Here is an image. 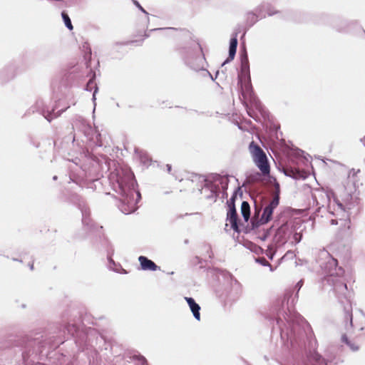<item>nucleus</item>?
I'll use <instances>...</instances> for the list:
<instances>
[{
	"mask_svg": "<svg viewBox=\"0 0 365 365\" xmlns=\"http://www.w3.org/2000/svg\"><path fill=\"white\" fill-rule=\"evenodd\" d=\"M248 16H249V17H250H250H252V19H255V21L257 20V17L255 16V14H253V13H250V14H248Z\"/></svg>",
	"mask_w": 365,
	"mask_h": 365,
	"instance_id": "nucleus-19",
	"label": "nucleus"
},
{
	"mask_svg": "<svg viewBox=\"0 0 365 365\" xmlns=\"http://www.w3.org/2000/svg\"><path fill=\"white\" fill-rule=\"evenodd\" d=\"M334 222H335V220H331V223H332V224H334Z\"/></svg>",
	"mask_w": 365,
	"mask_h": 365,
	"instance_id": "nucleus-24",
	"label": "nucleus"
},
{
	"mask_svg": "<svg viewBox=\"0 0 365 365\" xmlns=\"http://www.w3.org/2000/svg\"><path fill=\"white\" fill-rule=\"evenodd\" d=\"M229 207L230 209L227 213V221L230 223L231 228L238 232L240 231L238 225L239 219L234 203L229 204Z\"/></svg>",
	"mask_w": 365,
	"mask_h": 365,
	"instance_id": "nucleus-3",
	"label": "nucleus"
},
{
	"mask_svg": "<svg viewBox=\"0 0 365 365\" xmlns=\"http://www.w3.org/2000/svg\"><path fill=\"white\" fill-rule=\"evenodd\" d=\"M185 300L187 301L195 318L197 320L200 319V307L195 302V300L191 297H185Z\"/></svg>",
	"mask_w": 365,
	"mask_h": 365,
	"instance_id": "nucleus-5",
	"label": "nucleus"
},
{
	"mask_svg": "<svg viewBox=\"0 0 365 365\" xmlns=\"http://www.w3.org/2000/svg\"><path fill=\"white\" fill-rule=\"evenodd\" d=\"M279 195L276 192L272 200L268 205H267L263 211V213L259 219L257 218L255 215L252 218V225L254 227H259L261 225L266 224L272 219L273 210L279 205Z\"/></svg>",
	"mask_w": 365,
	"mask_h": 365,
	"instance_id": "nucleus-2",
	"label": "nucleus"
},
{
	"mask_svg": "<svg viewBox=\"0 0 365 365\" xmlns=\"http://www.w3.org/2000/svg\"><path fill=\"white\" fill-rule=\"evenodd\" d=\"M138 261L140 262L141 268L143 270L155 271L158 268V267L152 260L148 259L146 257L140 256L138 257Z\"/></svg>",
	"mask_w": 365,
	"mask_h": 365,
	"instance_id": "nucleus-4",
	"label": "nucleus"
},
{
	"mask_svg": "<svg viewBox=\"0 0 365 365\" xmlns=\"http://www.w3.org/2000/svg\"><path fill=\"white\" fill-rule=\"evenodd\" d=\"M135 4L143 12H145V11L143 9V8L139 4L138 1H135Z\"/></svg>",
	"mask_w": 365,
	"mask_h": 365,
	"instance_id": "nucleus-18",
	"label": "nucleus"
},
{
	"mask_svg": "<svg viewBox=\"0 0 365 365\" xmlns=\"http://www.w3.org/2000/svg\"><path fill=\"white\" fill-rule=\"evenodd\" d=\"M277 13V11L270 12V13H269V15H273V14H275Z\"/></svg>",
	"mask_w": 365,
	"mask_h": 365,
	"instance_id": "nucleus-23",
	"label": "nucleus"
},
{
	"mask_svg": "<svg viewBox=\"0 0 365 365\" xmlns=\"http://www.w3.org/2000/svg\"><path fill=\"white\" fill-rule=\"evenodd\" d=\"M248 149L253 162L259 168L262 175L269 176L270 165L265 152L254 141L250 143Z\"/></svg>",
	"mask_w": 365,
	"mask_h": 365,
	"instance_id": "nucleus-1",
	"label": "nucleus"
},
{
	"mask_svg": "<svg viewBox=\"0 0 365 365\" xmlns=\"http://www.w3.org/2000/svg\"><path fill=\"white\" fill-rule=\"evenodd\" d=\"M313 359L316 361V364L314 365H326L324 359L318 354L314 355Z\"/></svg>",
	"mask_w": 365,
	"mask_h": 365,
	"instance_id": "nucleus-10",
	"label": "nucleus"
},
{
	"mask_svg": "<svg viewBox=\"0 0 365 365\" xmlns=\"http://www.w3.org/2000/svg\"><path fill=\"white\" fill-rule=\"evenodd\" d=\"M68 106H66V108H64L63 110H66V109H68Z\"/></svg>",
	"mask_w": 365,
	"mask_h": 365,
	"instance_id": "nucleus-26",
	"label": "nucleus"
},
{
	"mask_svg": "<svg viewBox=\"0 0 365 365\" xmlns=\"http://www.w3.org/2000/svg\"><path fill=\"white\" fill-rule=\"evenodd\" d=\"M341 341L346 344L347 345L350 344L351 341L349 340L346 334H343L341 336Z\"/></svg>",
	"mask_w": 365,
	"mask_h": 365,
	"instance_id": "nucleus-14",
	"label": "nucleus"
},
{
	"mask_svg": "<svg viewBox=\"0 0 365 365\" xmlns=\"http://www.w3.org/2000/svg\"><path fill=\"white\" fill-rule=\"evenodd\" d=\"M68 106H66V108H64L63 110H66V109H68Z\"/></svg>",
	"mask_w": 365,
	"mask_h": 365,
	"instance_id": "nucleus-25",
	"label": "nucleus"
},
{
	"mask_svg": "<svg viewBox=\"0 0 365 365\" xmlns=\"http://www.w3.org/2000/svg\"><path fill=\"white\" fill-rule=\"evenodd\" d=\"M247 56H245V59L242 60V66H244L245 63H247Z\"/></svg>",
	"mask_w": 365,
	"mask_h": 365,
	"instance_id": "nucleus-21",
	"label": "nucleus"
},
{
	"mask_svg": "<svg viewBox=\"0 0 365 365\" xmlns=\"http://www.w3.org/2000/svg\"><path fill=\"white\" fill-rule=\"evenodd\" d=\"M339 206L341 208V210H345V208L342 206L341 204H339Z\"/></svg>",
	"mask_w": 365,
	"mask_h": 365,
	"instance_id": "nucleus-22",
	"label": "nucleus"
},
{
	"mask_svg": "<svg viewBox=\"0 0 365 365\" xmlns=\"http://www.w3.org/2000/svg\"><path fill=\"white\" fill-rule=\"evenodd\" d=\"M261 263L264 266H270V264L264 258L260 259Z\"/></svg>",
	"mask_w": 365,
	"mask_h": 365,
	"instance_id": "nucleus-15",
	"label": "nucleus"
},
{
	"mask_svg": "<svg viewBox=\"0 0 365 365\" xmlns=\"http://www.w3.org/2000/svg\"><path fill=\"white\" fill-rule=\"evenodd\" d=\"M247 113L248 115L253 118H257V115L255 113V112L249 106H247Z\"/></svg>",
	"mask_w": 365,
	"mask_h": 365,
	"instance_id": "nucleus-11",
	"label": "nucleus"
},
{
	"mask_svg": "<svg viewBox=\"0 0 365 365\" xmlns=\"http://www.w3.org/2000/svg\"><path fill=\"white\" fill-rule=\"evenodd\" d=\"M241 213L245 222H247L250 217V206L247 201H243L241 205Z\"/></svg>",
	"mask_w": 365,
	"mask_h": 365,
	"instance_id": "nucleus-7",
	"label": "nucleus"
},
{
	"mask_svg": "<svg viewBox=\"0 0 365 365\" xmlns=\"http://www.w3.org/2000/svg\"><path fill=\"white\" fill-rule=\"evenodd\" d=\"M61 113H55L54 112V109H53L51 111H43V116L45 117V118L51 122L53 119L57 118L58 116L60 115Z\"/></svg>",
	"mask_w": 365,
	"mask_h": 365,
	"instance_id": "nucleus-8",
	"label": "nucleus"
},
{
	"mask_svg": "<svg viewBox=\"0 0 365 365\" xmlns=\"http://www.w3.org/2000/svg\"><path fill=\"white\" fill-rule=\"evenodd\" d=\"M348 346L351 348V350L353 351H357L359 349V346L356 345L355 343H353V342H350L349 344H348Z\"/></svg>",
	"mask_w": 365,
	"mask_h": 365,
	"instance_id": "nucleus-13",
	"label": "nucleus"
},
{
	"mask_svg": "<svg viewBox=\"0 0 365 365\" xmlns=\"http://www.w3.org/2000/svg\"><path fill=\"white\" fill-rule=\"evenodd\" d=\"M237 46V39L236 37L232 38L230 43V49H229V58L227 59L226 62L230 60H232L235 58L236 51Z\"/></svg>",
	"mask_w": 365,
	"mask_h": 365,
	"instance_id": "nucleus-6",
	"label": "nucleus"
},
{
	"mask_svg": "<svg viewBox=\"0 0 365 365\" xmlns=\"http://www.w3.org/2000/svg\"><path fill=\"white\" fill-rule=\"evenodd\" d=\"M139 360L141 362L142 365H148L146 359L144 357H141Z\"/></svg>",
	"mask_w": 365,
	"mask_h": 365,
	"instance_id": "nucleus-16",
	"label": "nucleus"
},
{
	"mask_svg": "<svg viewBox=\"0 0 365 365\" xmlns=\"http://www.w3.org/2000/svg\"><path fill=\"white\" fill-rule=\"evenodd\" d=\"M61 16H62V18L63 19L66 26L70 31H72L73 29V26L72 25L71 21L68 15L65 11H63L61 14Z\"/></svg>",
	"mask_w": 365,
	"mask_h": 365,
	"instance_id": "nucleus-9",
	"label": "nucleus"
},
{
	"mask_svg": "<svg viewBox=\"0 0 365 365\" xmlns=\"http://www.w3.org/2000/svg\"><path fill=\"white\" fill-rule=\"evenodd\" d=\"M68 106H66V108H64L63 110H66V109H68Z\"/></svg>",
	"mask_w": 365,
	"mask_h": 365,
	"instance_id": "nucleus-27",
	"label": "nucleus"
},
{
	"mask_svg": "<svg viewBox=\"0 0 365 365\" xmlns=\"http://www.w3.org/2000/svg\"><path fill=\"white\" fill-rule=\"evenodd\" d=\"M344 223L346 225L347 230H349V228H350V221L349 220H348V221L346 220V221H344Z\"/></svg>",
	"mask_w": 365,
	"mask_h": 365,
	"instance_id": "nucleus-20",
	"label": "nucleus"
},
{
	"mask_svg": "<svg viewBox=\"0 0 365 365\" xmlns=\"http://www.w3.org/2000/svg\"><path fill=\"white\" fill-rule=\"evenodd\" d=\"M302 237V235L301 233L296 232L294 236L293 239L296 243H298L301 241Z\"/></svg>",
	"mask_w": 365,
	"mask_h": 365,
	"instance_id": "nucleus-12",
	"label": "nucleus"
},
{
	"mask_svg": "<svg viewBox=\"0 0 365 365\" xmlns=\"http://www.w3.org/2000/svg\"><path fill=\"white\" fill-rule=\"evenodd\" d=\"M255 106L256 108V109L260 110H261V105L259 103H257V102H255Z\"/></svg>",
	"mask_w": 365,
	"mask_h": 365,
	"instance_id": "nucleus-17",
	"label": "nucleus"
}]
</instances>
